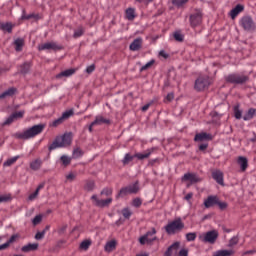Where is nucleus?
<instances>
[{"instance_id":"nucleus-1","label":"nucleus","mask_w":256,"mask_h":256,"mask_svg":"<svg viewBox=\"0 0 256 256\" xmlns=\"http://www.w3.org/2000/svg\"><path fill=\"white\" fill-rule=\"evenodd\" d=\"M72 141H73V134L66 133L63 136L56 137L53 143L49 146V149L50 151H53L54 149H59L61 147H69Z\"/></svg>"},{"instance_id":"nucleus-2","label":"nucleus","mask_w":256,"mask_h":256,"mask_svg":"<svg viewBox=\"0 0 256 256\" xmlns=\"http://www.w3.org/2000/svg\"><path fill=\"white\" fill-rule=\"evenodd\" d=\"M45 129V124L34 125L26 131L18 134L19 139H33L37 135H41Z\"/></svg>"},{"instance_id":"nucleus-3","label":"nucleus","mask_w":256,"mask_h":256,"mask_svg":"<svg viewBox=\"0 0 256 256\" xmlns=\"http://www.w3.org/2000/svg\"><path fill=\"white\" fill-rule=\"evenodd\" d=\"M184 228L185 224L183 223V220H181V218H176L175 220L168 222L165 226V231L168 235H175V233L183 231Z\"/></svg>"},{"instance_id":"nucleus-4","label":"nucleus","mask_w":256,"mask_h":256,"mask_svg":"<svg viewBox=\"0 0 256 256\" xmlns=\"http://www.w3.org/2000/svg\"><path fill=\"white\" fill-rule=\"evenodd\" d=\"M157 230L152 228L151 231H148L145 235L139 238L140 245H151L153 241H157Z\"/></svg>"},{"instance_id":"nucleus-5","label":"nucleus","mask_w":256,"mask_h":256,"mask_svg":"<svg viewBox=\"0 0 256 256\" xmlns=\"http://www.w3.org/2000/svg\"><path fill=\"white\" fill-rule=\"evenodd\" d=\"M211 85V80L209 79V76H200L196 81L194 88L196 91H204V89H207Z\"/></svg>"},{"instance_id":"nucleus-6","label":"nucleus","mask_w":256,"mask_h":256,"mask_svg":"<svg viewBox=\"0 0 256 256\" xmlns=\"http://www.w3.org/2000/svg\"><path fill=\"white\" fill-rule=\"evenodd\" d=\"M139 192V183L135 182L134 184H130L127 187H124L119 192V197H125V195H131L133 193Z\"/></svg>"},{"instance_id":"nucleus-7","label":"nucleus","mask_w":256,"mask_h":256,"mask_svg":"<svg viewBox=\"0 0 256 256\" xmlns=\"http://www.w3.org/2000/svg\"><path fill=\"white\" fill-rule=\"evenodd\" d=\"M218 237L219 232L217 230H211L204 234L202 241H204V243H211L213 245V243L217 241Z\"/></svg>"},{"instance_id":"nucleus-8","label":"nucleus","mask_w":256,"mask_h":256,"mask_svg":"<svg viewBox=\"0 0 256 256\" xmlns=\"http://www.w3.org/2000/svg\"><path fill=\"white\" fill-rule=\"evenodd\" d=\"M60 49H61V46H59L55 42H46L38 46L39 51H59Z\"/></svg>"},{"instance_id":"nucleus-9","label":"nucleus","mask_w":256,"mask_h":256,"mask_svg":"<svg viewBox=\"0 0 256 256\" xmlns=\"http://www.w3.org/2000/svg\"><path fill=\"white\" fill-rule=\"evenodd\" d=\"M240 25L245 29V31H251L252 29H255V23L253 22V19L249 16H245L240 20Z\"/></svg>"},{"instance_id":"nucleus-10","label":"nucleus","mask_w":256,"mask_h":256,"mask_svg":"<svg viewBox=\"0 0 256 256\" xmlns=\"http://www.w3.org/2000/svg\"><path fill=\"white\" fill-rule=\"evenodd\" d=\"M91 200L96 207H108V205H111V203H113V199L108 198L106 200H101L97 197V195H93L91 197Z\"/></svg>"},{"instance_id":"nucleus-11","label":"nucleus","mask_w":256,"mask_h":256,"mask_svg":"<svg viewBox=\"0 0 256 256\" xmlns=\"http://www.w3.org/2000/svg\"><path fill=\"white\" fill-rule=\"evenodd\" d=\"M247 76L239 75V74H231L227 76L226 81L228 83H245L247 81Z\"/></svg>"},{"instance_id":"nucleus-12","label":"nucleus","mask_w":256,"mask_h":256,"mask_svg":"<svg viewBox=\"0 0 256 256\" xmlns=\"http://www.w3.org/2000/svg\"><path fill=\"white\" fill-rule=\"evenodd\" d=\"M203 21V15L201 12H197L196 14H192L190 16V25L191 27H197Z\"/></svg>"},{"instance_id":"nucleus-13","label":"nucleus","mask_w":256,"mask_h":256,"mask_svg":"<svg viewBox=\"0 0 256 256\" xmlns=\"http://www.w3.org/2000/svg\"><path fill=\"white\" fill-rule=\"evenodd\" d=\"M25 115V111H19L13 113L10 117L7 118V120L4 122V125H11L15 119H21Z\"/></svg>"},{"instance_id":"nucleus-14","label":"nucleus","mask_w":256,"mask_h":256,"mask_svg":"<svg viewBox=\"0 0 256 256\" xmlns=\"http://www.w3.org/2000/svg\"><path fill=\"white\" fill-rule=\"evenodd\" d=\"M217 203H219V198L217 196H209L204 201V206L206 207V209H209L210 207L217 205Z\"/></svg>"},{"instance_id":"nucleus-15","label":"nucleus","mask_w":256,"mask_h":256,"mask_svg":"<svg viewBox=\"0 0 256 256\" xmlns=\"http://www.w3.org/2000/svg\"><path fill=\"white\" fill-rule=\"evenodd\" d=\"M182 179L183 181H190V183H199L201 181V178H199L197 174H193V173L185 174Z\"/></svg>"},{"instance_id":"nucleus-16","label":"nucleus","mask_w":256,"mask_h":256,"mask_svg":"<svg viewBox=\"0 0 256 256\" xmlns=\"http://www.w3.org/2000/svg\"><path fill=\"white\" fill-rule=\"evenodd\" d=\"M213 137L207 132H201L195 135L194 141H211Z\"/></svg>"},{"instance_id":"nucleus-17","label":"nucleus","mask_w":256,"mask_h":256,"mask_svg":"<svg viewBox=\"0 0 256 256\" xmlns=\"http://www.w3.org/2000/svg\"><path fill=\"white\" fill-rule=\"evenodd\" d=\"M245 10V6L238 4L230 11V17L231 19H235L239 13H243Z\"/></svg>"},{"instance_id":"nucleus-18","label":"nucleus","mask_w":256,"mask_h":256,"mask_svg":"<svg viewBox=\"0 0 256 256\" xmlns=\"http://www.w3.org/2000/svg\"><path fill=\"white\" fill-rule=\"evenodd\" d=\"M238 165H240L241 171H247V168L249 167V160H247L246 157L240 156L237 159Z\"/></svg>"},{"instance_id":"nucleus-19","label":"nucleus","mask_w":256,"mask_h":256,"mask_svg":"<svg viewBox=\"0 0 256 256\" xmlns=\"http://www.w3.org/2000/svg\"><path fill=\"white\" fill-rule=\"evenodd\" d=\"M212 177L219 185H223V172L221 170H214L212 172Z\"/></svg>"},{"instance_id":"nucleus-20","label":"nucleus","mask_w":256,"mask_h":256,"mask_svg":"<svg viewBox=\"0 0 256 256\" xmlns=\"http://www.w3.org/2000/svg\"><path fill=\"white\" fill-rule=\"evenodd\" d=\"M143 45V39L137 38L130 44V51H139Z\"/></svg>"},{"instance_id":"nucleus-21","label":"nucleus","mask_w":256,"mask_h":256,"mask_svg":"<svg viewBox=\"0 0 256 256\" xmlns=\"http://www.w3.org/2000/svg\"><path fill=\"white\" fill-rule=\"evenodd\" d=\"M76 72H77V69H75V68L67 69V70H64L61 73H59L56 76V78L61 79V77H71V75H75Z\"/></svg>"},{"instance_id":"nucleus-22","label":"nucleus","mask_w":256,"mask_h":256,"mask_svg":"<svg viewBox=\"0 0 256 256\" xmlns=\"http://www.w3.org/2000/svg\"><path fill=\"white\" fill-rule=\"evenodd\" d=\"M42 165H43V160L38 158V159L33 160L30 163V169H32V171H39L41 169Z\"/></svg>"},{"instance_id":"nucleus-23","label":"nucleus","mask_w":256,"mask_h":256,"mask_svg":"<svg viewBox=\"0 0 256 256\" xmlns=\"http://www.w3.org/2000/svg\"><path fill=\"white\" fill-rule=\"evenodd\" d=\"M117 247V241L116 240H110L106 243L104 249L106 253H111L112 251H115Z\"/></svg>"},{"instance_id":"nucleus-24","label":"nucleus","mask_w":256,"mask_h":256,"mask_svg":"<svg viewBox=\"0 0 256 256\" xmlns=\"http://www.w3.org/2000/svg\"><path fill=\"white\" fill-rule=\"evenodd\" d=\"M151 153H153V149L147 150L144 153H136L134 154V157L140 161H143V159H149V157H151Z\"/></svg>"},{"instance_id":"nucleus-25","label":"nucleus","mask_w":256,"mask_h":256,"mask_svg":"<svg viewBox=\"0 0 256 256\" xmlns=\"http://www.w3.org/2000/svg\"><path fill=\"white\" fill-rule=\"evenodd\" d=\"M178 249H179V242H175L167 249L164 256H171L173 255V253H177Z\"/></svg>"},{"instance_id":"nucleus-26","label":"nucleus","mask_w":256,"mask_h":256,"mask_svg":"<svg viewBox=\"0 0 256 256\" xmlns=\"http://www.w3.org/2000/svg\"><path fill=\"white\" fill-rule=\"evenodd\" d=\"M17 239H19L18 234L12 235L11 238L6 243L0 245V251H3V249H7V247H9V245H11V243H15V241H17Z\"/></svg>"},{"instance_id":"nucleus-27","label":"nucleus","mask_w":256,"mask_h":256,"mask_svg":"<svg viewBox=\"0 0 256 256\" xmlns=\"http://www.w3.org/2000/svg\"><path fill=\"white\" fill-rule=\"evenodd\" d=\"M256 115V109L255 108H250L244 115H243V120L244 121H251L253 117Z\"/></svg>"},{"instance_id":"nucleus-28","label":"nucleus","mask_w":256,"mask_h":256,"mask_svg":"<svg viewBox=\"0 0 256 256\" xmlns=\"http://www.w3.org/2000/svg\"><path fill=\"white\" fill-rule=\"evenodd\" d=\"M38 247H39V244H37V243L28 244V245L22 247V251L24 253H29V251H36V249H38Z\"/></svg>"},{"instance_id":"nucleus-29","label":"nucleus","mask_w":256,"mask_h":256,"mask_svg":"<svg viewBox=\"0 0 256 256\" xmlns=\"http://www.w3.org/2000/svg\"><path fill=\"white\" fill-rule=\"evenodd\" d=\"M235 253L233 250H218L213 253V256H231Z\"/></svg>"},{"instance_id":"nucleus-30","label":"nucleus","mask_w":256,"mask_h":256,"mask_svg":"<svg viewBox=\"0 0 256 256\" xmlns=\"http://www.w3.org/2000/svg\"><path fill=\"white\" fill-rule=\"evenodd\" d=\"M16 91H17V89H15V88H9L4 93L0 94V99H5V97H11V96L15 95Z\"/></svg>"},{"instance_id":"nucleus-31","label":"nucleus","mask_w":256,"mask_h":256,"mask_svg":"<svg viewBox=\"0 0 256 256\" xmlns=\"http://www.w3.org/2000/svg\"><path fill=\"white\" fill-rule=\"evenodd\" d=\"M91 247V240H84L80 243L79 249L81 251H87Z\"/></svg>"},{"instance_id":"nucleus-32","label":"nucleus","mask_w":256,"mask_h":256,"mask_svg":"<svg viewBox=\"0 0 256 256\" xmlns=\"http://www.w3.org/2000/svg\"><path fill=\"white\" fill-rule=\"evenodd\" d=\"M14 45L16 51H22L25 41L23 39H17L15 40Z\"/></svg>"},{"instance_id":"nucleus-33","label":"nucleus","mask_w":256,"mask_h":256,"mask_svg":"<svg viewBox=\"0 0 256 256\" xmlns=\"http://www.w3.org/2000/svg\"><path fill=\"white\" fill-rule=\"evenodd\" d=\"M233 111L235 119H242L243 111L239 108V105L234 106Z\"/></svg>"},{"instance_id":"nucleus-34","label":"nucleus","mask_w":256,"mask_h":256,"mask_svg":"<svg viewBox=\"0 0 256 256\" xmlns=\"http://www.w3.org/2000/svg\"><path fill=\"white\" fill-rule=\"evenodd\" d=\"M126 19H128L129 21H133V19H135V9L128 8L126 10Z\"/></svg>"},{"instance_id":"nucleus-35","label":"nucleus","mask_w":256,"mask_h":256,"mask_svg":"<svg viewBox=\"0 0 256 256\" xmlns=\"http://www.w3.org/2000/svg\"><path fill=\"white\" fill-rule=\"evenodd\" d=\"M135 159V155H131L129 153H127L124 157V159L122 160L123 165H129L131 163V161H133Z\"/></svg>"},{"instance_id":"nucleus-36","label":"nucleus","mask_w":256,"mask_h":256,"mask_svg":"<svg viewBox=\"0 0 256 256\" xmlns=\"http://www.w3.org/2000/svg\"><path fill=\"white\" fill-rule=\"evenodd\" d=\"M103 123H109V120L103 118V116H98L93 122V125H103Z\"/></svg>"},{"instance_id":"nucleus-37","label":"nucleus","mask_w":256,"mask_h":256,"mask_svg":"<svg viewBox=\"0 0 256 256\" xmlns=\"http://www.w3.org/2000/svg\"><path fill=\"white\" fill-rule=\"evenodd\" d=\"M122 215L124 219H130L131 215H133V212L129 208L122 209Z\"/></svg>"},{"instance_id":"nucleus-38","label":"nucleus","mask_w":256,"mask_h":256,"mask_svg":"<svg viewBox=\"0 0 256 256\" xmlns=\"http://www.w3.org/2000/svg\"><path fill=\"white\" fill-rule=\"evenodd\" d=\"M17 159H19V156H15L13 158L8 159L6 162H4V167H11L13 163L17 162Z\"/></svg>"},{"instance_id":"nucleus-39","label":"nucleus","mask_w":256,"mask_h":256,"mask_svg":"<svg viewBox=\"0 0 256 256\" xmlns=\"http://www.w3.org/2000/svg\"><path fill=\"white\" fill-rule=\"evenodd\" d=\"M155 65V60H150L144 66L141 67L140 71H147V69H151Z\"/></svg>"},{"instance_id":"nucleus-40","label":"nucleus","mask_w":256,"mask_h":256,"mask_svg":"<svg viewBox=\"0 0 256 256\" xmlns=\"http://www.w3.org/2000/svg\"><path fill=\"white\" fill-rule=\"evenodd\" d=\"M73 157L74 159H79V157H83V150L80 148H75L73 151Z\"/></svg>"},{"instance_id":"nucleus-41","label":"nucleus","mask_w":256,"mask_h":256,"mask_svg":"<svg viewBox=\"0 0 256 256\" xmlns=\"http://www.w3.org/2000/svg\"><path fill=\"white\" fill-rule=\"evenodd\" d=\"M76 178H77V173H75V172H69L66 175V181H69L70 183L75 181Z\"/></svg>"},{"instance_id":"nucleus-42","label":"nucleus","mask_w":256,"mask_h":256,"mask_svg":"<svg viewBox=\"0 0 256 256\" xmlns=\"http://www.w3.org/2000/svg\"><path fill=\"white\" fill-rule=\"evenodd\" d=\"M189 0H172L173 5L176 7H183Z\"/></svg>"},{"instance_id":"nucleus-43","label":"nucleus","mask_w":256,"mask_h":256,"mask_svg":"<svg viewBox=\"0 0 256 256\" xmlns=\"http://www.w3.org/2000/svg\"><path fill=\"white\" fill-rule=\"evenodd\" d=\"M85 189L87 191H93L95 189V182L94 181H87L85 185Z\"/></svg>"},{"instance_id":"nucleus-44","label":"nucleus","mask_w":256,"mask_h":256,"mask_svg":"<svg viewBox=\"0 0 256 256\" xmlns=\"http://www.w3.org/2000/svg\"><path fill=\"white\" fill-rule=\"evenodd\" d=\"M1 27L3 31H7L8 33H11V31L13 30V25H11V23L2 24Z\"/></svg>"},{"instance_id":"nucleus-45","label":"nucleus","mask_w":256,"mask_h":256,"mask_svg":"<svg viewBox=\"0 0 256 256\" xmlns=\"http://www.w3.org/2000/svg\"><path fill=\"white\" fill-rule=\"evenodd\" d=\"M73 115V110H68L64 112L61 116L62 121H65V119H69Z\"/></svg>"},{"instance_id":"nucleus-46","label":"nucleus","mask_w":256,"mask_h":256,"mask_svg":"<svg viewBox=\"0 0 256 256\" xmlns=\"http://www.w3.org/2000/svg\"><path fill=\"white\" fill-rule=\"evenodd\" d=\"M41 221H43V215L40 214L34 217V219L32 220V223L33 225H39Z\"/></svg>"},{"instance_id":"nucleus-47","label":"nucleus","mask_w":256,"mask_h":256,"mask_svg":"<svg viewBox=\"0 0 256 256\" xmlns=\"http://www.w3.org/2000/svg\"><path fill=\"white\" fill-rule=\"evenodd\" d=\"M186 239L187 241H195V239H197V234L195 232L187 233Z\"/></svg>"},{"instance_id":"nucleus-48","label":"nucleus","mask_w":256,"mask_h":256,"mask_svg":"<svg viewBox=\"0 0 256 256\" xmlns=\"http://www.w3.org/2000/svg\"><path fill=\"white\" fill-rule=\"evenodd\" d=\"M239 243V238L237 236H234L230 239L228 246L235 247Z\"/></svg>"},{"instance_id":"nucleus-49","label":"nucleus","mask_w":256,"mask_h":256,"mask_svg":"<svg viewBox=\"0 0 256 256\" xmlns=\"http://www.w3.org/2000/svg\"><path fill=\"white\" fill-rule=\"evenodd\" d=\"M140 205H143V201L141 200V198H134L132 201V206L139 207Z\"/></svg>"},{"instance_id":"nucleus-50","label":"nucleus","mask_w":256,"mask_h":256,"mask_svg":"<svg viewBox=\"0 0 256 256\" xmlns=\"http://www.w3.org/2000/svg\"><path fill=\"white\" fill-rule=\"evenodd\" d=\"M113 194V189L111 188H105L101 191V195H106V197H109V195Z\"/></svg>"},{"instance_id":"nucleus-51","label":"nucleus","mask_w":256,"mask_h":256,"mask_svg":"<svg viewBox=\"0 0 256 256\" xmlns=\"http://www.w3.org/2000/svg\"><path fill=\"white\" fill-rule=\"evenodd\" d=\"M61 161H62L63 165L67 166V165H69V163H71V158L63 155L61 157Z\"/></svg>"},{"instance_id":"nucleus-52","label":"nucleus","mask_w":256,"mask_h":256,"mask_svg":"<svg viewBox=\"0 0 256 256\" xmlns=\"http://www.w3.org/2000/svg\"><path fill=\"white\" fill-rule=\"evenodd\" d=\"M174 39H175L176 41H183L184 36H183V34H181V32H175V33H174Z\"/></svg>"},{"instance_id":"nucleus-53","label":"nucleus","mask_w":256,"mask_h":256,"mask_svg":"<svg viewBox=\"0 0 256 256\" xmlns=\"http://www.w3.org/2000/svg\"><path fill=\"white\" fill-rule=\"evenodd\" d=\"M63 123V119L60 117L52 122V127H57Z\"/></svg>"},{"instance_id":"nucleus-54","label":"nucleus","mask_w":256,"mask_h":256,"mask_svg":"<svg viewBox=\"0 0 256 256\" xmlns=\"http://www.w3.org/2000/svg\"><path fill=\"white\" fill-rule=\"evenodd\" d=\"M216 205H218L219 209H221L222 211L227 209V202H219L218 200V203H216Z\"/></svg>"},{"instance_id":"nucleus-55","label":"nucleus","mask_w":256,"mask_h":256,"mask_svg":"<svg viewBox=\"0 0 256 256\" xmlns=\"http://www.w3.org/2000/svg\"><path fill=\"white\" fill-rule=\"evenodd\" d=\"M81 35H83V28H78L77 30H75L74 32V37H81Z\"/></svg>"},{"instance_id":"nucleus-56","label":"nucleus","mask_w":256,"mask_h":256,"mask_svg":"<svg viewBox=\"0 0 256 256\" xmlns=\"http://www.w3.org/2000/svg\"><path fill=\"white\" fill-rule=\"evenodd\" d=\"M38 195H39V193L37 191L30 194L29 197H28L29 201H35V199H37Z\"/></svg>"},{"instance_id":"nucleus-57","label":"nucleus","mask_w":256,"mask_h":256,"mask_svg":"<svg viewBox=\"0 0 256 256\" xmlns=\"http://www.w3.org/2000/svg\"><path fill=\"white\" fill-rule=\"evenodd\" d=\"M11 199L10 195H0V203H3L5 201H9Z\"/></svg>"},{"instance_id":"nucleus-58","label":"nucleus","mask_w":256,"mask_h":256,"mask_svg":"<svg viewBox=\"0 0 256 256\" xmlns=\"http://www.w3.org/2000/svg\"><path fill=\"white\" fill-rule=\"evenodd\" d=\"M43 237H45V230L42 232H37L35 235V239H37V240L43 239Z\"/></svg>"},{"instance_id":"nucleus-59","label":"nucleus","mask_w":256,"mask_h":256,"mask_svg":"<svg viewBox=\"0 0 256 256\" xmlns=\"http://www.w3.org/2000/svg\"><path fill=\"white\" fill-rule=\"evenodd\" d=\"M95 71V65H90L86 68V73H93Z\"/></svg>"},{"instance_id":"nucleus-60","label":"nucleus","mask_w":256,"mask_h":256,"mask_svg":"<svg viewBox=\"0 0 256 256\" xmlns=\"http://www.w3.org/2000/svg\"><path fill=\"white\" fill-rule=\"evenodd\" d=\"M173 99H175V94H173V93H169V94H167V96H166V101H173Z\"/></svg>"},{"instance_id":"nucleus-61","label":"nucleus","mask_w":256,"mask_h":256,"mask_svg":"<svg viewBox=\"0 0 256 256\" xmlns=\"http://www.w3.org/2000/svg\"><path fill=\"white\" fill-rule=\"evenodd\" d=\"M30 64L25 63L24 64V69L21 70V73H27L29 71Z\"/></svg>"},{"instance_id":"nucleus-62","label":"nucleus","mask_w":256,"mask_h":256,"mask_svg":"<svg viewBox=\"0 0 256 256\" xmlns=\"http://www.w3.org/2000/svg\"><path fill=\"white\" fill-rule=\"evenodd\" d=\"M189 255V252L186 249H182L179 252V256H187Z\"/></svg>"},{"instance_id":"nucleus-63","label":"nucleus","mask_w":256,"mask_h":256,"mask_svg":"<svg viewBox=\"0 0 256 256\" xmlns=\"http://www.w3.org/2000/svg\"><path fill=\"white\" fill-rule=\"evenodd\" d=\"M159 55H160V57H164V59H167V57H169V55H167V53H165V51H163V50H161L159 52Z\"/></svg>"},{"instance_id":"nucleus-64","label":"nucleus","mask_w":256,"mask_h":256,"mask_svg":"<svg viewBox=\"0 0 256 256\" xmlns=\"http://www.w3.org/2000/svg\"><path fill=\"white\" fill-rule=\"evenodd\" d=\"M207 147H209L208 144H201V145L199 146V149H200V151H205V149H207Z\"/></svg>"}]
</instances>
